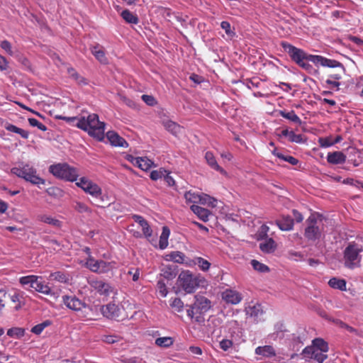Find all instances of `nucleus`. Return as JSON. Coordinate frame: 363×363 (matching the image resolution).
Here are the masks:
<instances>
[{
  "instance_id": "f257e3e1",
  "label": "nucleus",
  "mask_w": 363,
  "mask_h": 363,
  "mask_svg": "<svg viewBox=\"0 0 363 363\" xmlns=\"http://www.w3.org/2000/svg\"><path fill=\"white\" fill-rule=\"evenodd\" d=\"M281 46L288 53L291 60L297 65L303 60L311 61L315 65L331 68L340 67L342 72L345 71L344 65L335 60L328 59L320 55H307L303 50L298 48L286 41H281Z\"/></svg>"
},
{
  "instance_id": "f03ea898",
  "label": "nucleus",
  "mask_w": 363,
  "mask_h": 363,
  "mask_svg": "<svg viewBox=\"0 0 363 363\" xmlns=\"http://www.w3.org/2000/svg\"><path fill=\"white\" fill-rule=\"evenodd\" d=\"M55 118L65 121L67 123L77 121L75 125L78 128L86 131L90 136L99 141H101L104 138L105 123L99 121V116L96 113L89 114L86 117L82 116L78 118L56 116Z\"/></svg>"
},
{
  "instance_id": "7ed1b4c3",
  "label": "nucleus",
  "mask_w": 363,
  "mask_h": 363,
  "mask_svg": "<svg viewBox=\"0 0 363 363\" xmlns=\"http://www.w3.org/2000/svg\"><path fill=\"white\" fill-rule=\"evenodd\" d=\"M204 279L189 270L182 271L177 280V285L186 294H192Z\"/></svg>"
},
{
  "instance_id": "20e7f679",
  "label": "nucleus",
  "mask_w": 363,
  "mask_h": 363,
  "mask_svg": "<svg viewBox=\"0 0 363 363\" xmlns=\"http://www.w3.org/2000/svg\"><path fill=\"white\" fill-rule=\"evenodd\" d=\"M363 247L354 242H350L343 252L344 266L350 269L360 267Z\"/></svg>"
},
{
  "instance_id": "39448f33",
  "label": "nucleus",
  "mask_w": 363,
  "mask_h": 363,
  "mask_svg": "<svg viewBox=\"0 0 363 363\" xmlns=\"http://www.w3.org/2000/svg\"><path fill=\"white\" fill-rule=\"evenodd\" d=\"M21 285L28 291L33 289L35 291L41 293L45 295H52L51 288L48 284L45 283L43 277L36 275H28L22 277L19 279Z\"/></svg>"
},
{
  "instance_id": "423d86ee",
  "label": "nucleus",
  "mask_w": 363,
  "mask_h": 363,
  "mask_svg": "<svg viewBox=\"0 0 363 363\" xmlns=\"http://www.w3.org/2000/svg\"><path fill=\"white\" fill-rule=\"evenodd\" d=\"M49 172L56 178L69 182L77 181L79 177V170L66 162L50 165Z\"/></svg>"
},
{
  "instance_id": "0eeeda50",
  "label": "nucleus",
  "mask_w": 363,
  "mask_h": 363,
  "mask_svg": "<svg viewBox=\"0 0 363 363\" xmlns=\"http://www.w3.org/2000/svg\"><path fill=\"white\" fill-rule=\"evenodd\" d=\"M11 172L33 184H44L45 182L37 175L36 169L28 164L21 163L18 167L11 168Z\"/></svg>"
},
{
  "instance_id": "6e6552de",
  "label": "nucleus",
  "mask_w": 363,
  "mask_h": 363,
  "mask_svg": "<svg viewBox=\"0 0 363 363\" xmlns=\"http://www.w3.org/2000/svg\"><path fill=\"white\" fill-rule=\"evenodd\" d=\"M184 199L186 203H193V205L199 203L214 208L216 206L217 203V200L215 198L208 194L203 193L200 194L191 190L188 191L184 194Z\"/></svg>"
},
{
  "instance_id": "1a4fd4ad",
  "label": "nucleus",
  "mask_w": 363,
  "mask_h": 363,
  "mask_svg": "<svg viewBox=\"0 0 363 363\" xmlns=\"http://www.w3.org/2000/svg\"><path fill=\"white\" fill-rule=\"evenodd\" d=\"M76 185L96 199L100 198L102 194L101 187L86 177H81L79 182H76Z\"/></svg>"
},
{
  "instance_id": "9d476101",
  "label": "nucleus",
  "mask_w": 363,
  "mask_h": 363,
  "mask_svg": "<svg viewBox=\"0 0 363 363\" xmlns=\"http://www.w3.org/2000/svg\"><path fill=\"white\" fill-rule=\"evenodd\" d=\"M62 298L65 306L72 311H79L86 307V304L75 295H65Z\"/></svg>"
},
{
  "instance_id": "9b49d317",
  "label": "nucleus",
  "mask_w": 363,
  "mask_h": 363,
  "mask_svg": "<svg viewBox=\"0 0 363 363\" xmlns=\"http://www.w3.org/2000/svg\"><path fill=\"white\" fill-rule=\"evenodd\" d=\"M301 354H303L305 358L310 359H313L318 363H323L324 360L328 358L327 354L320 352V350L315 349L311 345L305 347L303 350Z\"/></svg>"
},
{
  "instance_id": "f8f14e48",
  "label": "nucleus",
  "mask_w": 363,
  "mask_h": 363,
  "mask_svg": "<svg viewBox=\"0 0 363 363\" xmlns=\"http://www.w3.org/2000/svg\"><path fill=\"white\" fill-rule=\"evenodd\" d=\"M306 222L308 223L307 227H315V225L316 227H325L332 225L330 220L317 212L312 213L308 218Z\"/></svg>"
},
{
  "instance_id": "ddd939ff",
  "label": "nucleus",
  "mask_w": 363,
  "mask_h": 363,
  "mask_svg": "<svg viewBox=\"0 0 363 363\" xmlns=\"http://www.w3.org/2000/svg\"><path fill=\"white\" fill-rule=\"evenodd\" d=\"M101 312L106 318L117 319L121 315V308L113 303H109L106 305L101 306Z\"/></svg>"
},
{
  "instance_id": "4468645a",
  "label": "nucleus",
  "mask_w": 363,
  "mask_h": 363,
  "mask_svg": "<svg viewBox=\"0 0 363 363\" xmlns=\"http://www.w3.org/2000/svg\"><path fill=\"white\" fill-rule=\"evenodd\" d=\"M86 267L92 272L104 273L108 269L109 263L103 260H96L91 256L87 259Z\"/></svg>"
},
{
  "instance_id": "2eb2a0df",
  "label": "nucleus",
  "mask_w": 363,
  "mask_h": 363,
  "mask_svg": "<svg viewBox=\"0 0 363 363\" xmlns=\"http://www.w3.org/2000/svg\"><path fill=\"white\" fill-rule=\"evenodd\" d=\"M89 284L100 295L108 296L111 291V286L103 280L91 279L89 281Z\"/></svg>"
},
{
  "instance_id": "dca6fc26",
  "label": "nucleus",
  "mask_w": 363,
  "mask_h": 363,
  "mask_svg": "<svg viewBox=\"0 0 363 363\" xmlns=\"http://www.w3.org/2000/svg\"><path fill=\"white\" fill-rule=\"evenodd\" d=\"M130 233L135 238H147L152 245L156 246L157 234L153 233L152 228H141L140 230H136L133 228L130 229Z\"/></svg>"
},
{
  "instance_id": "f3484780",
  "label": "nucleus",
  "mask_w": 363,
  "mask_h": 363,
  "mask_svg": "<svg viewBox=\"0 0 363 363\" xmlns=\"http://www.w3.org/2000/svg\"><path fill=\"white\" fill-rule=\"evenodd\" d=\"M106 138L113 146L121 147H127L128 146L126 140L115 131H108L106 133Z\"/></svg>"
},
{
  "instance_id": "a211bd4d",
  "label": "nucleus",
  "mask_w": 363,
  "mask_h": 363,
  "mask_svg": "<svg viewBox=\"0 0 363 363\" xmlns=\"http://www.w3.org/2000/svg\"><path fill=\"white\" fill-rule=\"evenodd\" d=\"M222 298L228 303L238 304L242 300L240 293L232 289H226L222 293Z\"/></svg>"
},
{
  "instance_id": "6ab92c4d",
  "label": "nucleus",
  "mask_w": 363,
  "mask_h": 363,
  "mask_svg": "<svg viewBox=\"0 0 363 363\" xmlns=\"http://www.w3.org/2000/svg\"><path fill=\"white\" fill-rule=\"evenodd\" d=\"M190 208L198 218L203 222H207L210 217L213 216V213L209 210L198 205H191Z\"/></svg>"
},
{
  "instance_id": "aec40b11",
  "label": "nucleus",
  "mask_w": 363,
  "mask_h": 363,
  "mask_svg": "<svg viewBox=\"0 0 363 363\" xmlns=\"http://www.w3.org/2000/svg\"><path fill=\"white\" fill-rule=\"evenodd\" d=\"M195 298L194 304L197 310H199L200 314L206 313L211 308V301L207 298L202 296H196Z\"/></svg>"
},
{
  "instance_id": "412c9836",
  "label": "nucleus",
  "mask_w": 363,
  "mask_h": 363,
  "mask_svg": "<svg viewBox=\"0 0 363 363\" xmlns=\"http://www.w3.org/2000/svg\"><path fill=\"white\" fill-rule=\"evenodd\" d=\"M90 50L91 54L96 57V59L99 61L101 64H107L108 59L106 57L105 51L104 48L99 45L96 44L90 48Z\"/></svg>"
},
{
  "instance_id": "4be33fe9",
  "label": "nucleus",
  "mask_w": 363,
  "mask_h": 363,
  "mask_svg": "<svg viewBox=\"0 0 363 363\" xmlns=\"http://www.w3.org/2000/svg\"><path fill=\"white\" fill-rule=\"evenodd\" d=\"M346 155L341 151L329 152L327 155V161L332 164H343L346 161Z\"/></svg>"
},
{
  "instance_id": "5701e85b",
  "label": "nucleus",
  "mask_w": 363,
  "mask_h": 363,
  "mask_svg": "<svg viewBox=\"0 0 363 363\" xmlns=\"http://www.w3.org/2000/svg\"><path fill=\"white\" fill-rule=\"evenodd\" d=\"M255 354L262 356L264 358H271L276 356V351L271 345L259 346L255 349Z\"/></svg>"
},
{
  "instance_id": "b1692460",
  "label": "nucleus",
  "mask_w": 363,
  "mask_h": 363,
  "mask_svg": "<svg viewBox=\"0 0 363 363\" xmlns=\"http://www.w3.org/2000/svg\"><path fill=\"white\" fill-rule=\"evenodd\" d=\"M205 159L208 164L214 170L219 172L223 175H227L226 171L222 168L217 162L216 157L211 152H207L205 155Z\"/></svg>"
},
{
  "instance_id": "393cba45",
  "label": "nucleus",
  "mask_w": 363,
  "mask_h": 363,
  "mask_svg": "<svg viewBox=\"0 0 363 363\" xmlns=\"http://www.w3.org/2000/svg\"><path fill=\"white\" fill-rule=\"evenodd\" d=\"M176 266L166 265L161 270V277L167 280H172L177 276Z\"/></svg>"
},
{
  "instance_id": "a878e982",
  "label": "nucleus",
  "mask_w": 363,
  "mask_h": 363,
  "mask_svg": "<svg viewBox=\"0 0 363 363\" xmlns=\"http://www.w3.org/2000/svg\"><path fill=\"white\" fill-rule=\"evenodd\" d=\"M277 248V245L272 238H267L259 244V249L265 253L273 252Z\"/></svg>"
},
{
  "instance_id": "bb28decb",
  "label": "nucleus",
  "mask_w": 363,
  "mask_h": 363,
  "mask_svg": "<svg viewBox=\"0 0 363 363\" xmlns=\"http://www.w3.org/2000/svg\"><path fill=\"white\" fill-rule=\"evenodd\" d=\"M279 116L281 117L294 123L298 125L301 124V118L296 114L295 111L291 110L290 111H286L285 110H281L279 111Z\"/></svg>"
},
{
  "instance_id": "cd10ccee",
  "label": "nucleus",
  "mask_w": 363,
  "mask_h": 363,
  "mask_svg": "<svg viewBox=\"0 0 363 363\" xmlns=\"http://www.w3.org/2000/svg\"><path fill=\"white\" fill-rule=\"evenodd\" d=\"M328 285L335 289L340 291H346V281L343 279H338L336 277L331 278L328 281Z\"/></svg>"
},
{
  "instance_id": "c85d7f7f",
  "label": "nucleus",
  "mask_w": 363,
  "mask_h": 363,
  "mask_svg": "<svg viewBox=\"0 0 363 363\" xmlns=\"http://www.w3.org/2000/svg\"><path fill=\"white\" fill-rule=\"evenodd\" d=\"M133 163L144 171L149 169L153 164V162L147 157H137L135 159V162Z\"/></svg>"
},
{
  "instance_id": "c756f323",
  "label": "nucleus",
  "mask_w": 363,
  "mask_h": 363,
  "mask_svg": "<svg viewBox=\"0 0 363 363\" xmlns=\"http://www.w3.org/2000/svg\"><path fill=\"white\" fill-rule=\"evenodd\" d=\"M67 72L69 77L72 79H74L77 84L82 85L87 84V80L84 77L80 75L73 67H69L67 69Z\"/></svg>"
},
{
  "instance_id": "7c9ffc66",
  "label": "nucleus",
  "mask_w": 363,
  "mask_h": 363,
  "mask_svg": "<svg viewBox=\"0 0 363 363\" xmlns=\"http://www.w3.org/2000/svg\"><path fill=\"white\" fill-rule=\"evenodd\" d=\"M311 346L315 349L320 350V352L326 354L328 352V344L322 338H315L312 341Z\"/></svg>"
},
{
  "instance_id": "2f4dec72",
  "label": "nucleus",
  "mask_w": 363,
  "mask_h": 363,
  "mask_svg": "<svg viewBox=\"0 0 363 363\" xmlns=\"http://www.w3.org/2000/svg\"><path fill=\"white\" fill-rule=\"evenodd\" d=\"M121 16L128 23L137 24L139 22L138 17L128 9L122 11Z\"/></svg>"
},
{
  "instance_id": "473e14b6",
  "label": "nucleus",
  "mask_w": 363,
  "mask_h": 363,
  "mask_svg": "<svg viewBox=\"0 0 363 363\" xmlns=\"http://www.w3.org/2000/svg\"><path fill=\"white\" fill-rule=\"evenodd\" d=\"M272 154L278 158L289 162L292 165H296L298 163V160L291 155H284V154L277 152V148L272 151Z\"/></svg>"
},
{
  "instance_id": "72a5a7b5",
  "label": "nucleus",
  "mask_w": 363,
  "mask_h": 363,
  "mask_svg": "<svg viewBox=\"0 0 363 363\" xmlns=\"http://www.w3.org/2000/svg\"><path fill=\"white\" fill-rule=\"evenodd\" d=\"M6 130L8 131L17 133L20 135L23 138L27 139L29 136V133L27 130H25L22 128H20L13 124H7L5 126Z\"/></svg>"
},
{
  "instance_id": "f704fd0d",
  "label": "nucleus",
  "mask_w": 363,
  "mask_h": 363,
  "mask_svg": "<svg viewBox=\"0 0 363 363\" xmlns=\"http://www.w3.org/2000/svg\"><path fill=\"white\" fill-rule=\"evenodd\" d=\"M162 233L160 237L159 247L161 250L165 249L168 246V238L170 234L169 228H162Z\"/></svg>"
},
{
  "instance_id": "c9c22d12",
  "label": "nucleus",
  "mask_w": 363,
  "mask_h": 363,
  "mask_svg": "<svg viewBox=\"0 0 363 363\" xmlns=\"http://www.w3.org/2000/svg\"><path fill=\"white\" fill-rule=\"evenodd\" d=\"M163 125L167 130H168L173 135H177L180 130V125L170 120L164 121Z\"/></svg>"
},
{
  "instance_id": "e433bc0d",
  "label": "nucleus",
  "mask_w": 363,
  "mask_h": 363,
  "mask_svg": "<svg viewBox=\"0 0 363 363\" xmlns=\"http://www.w3.org/2000/svg\"><path fill=\"white\" fill-rule=\"evenodd\" d=\"M48 279L52 281H57L60 283H67L69 281L68 276L62 272L51 273Z\"/></svg>"
},
{
  "instance_id": "4c0bfd02",
  "label": "nucleus",
  "mask_w": 363,
  "mask_h": 363,
  "mask_svg": "<svg viewBox=\"0 0 363 363\" xmlns=\"http://www.w3.org/2000/svg\"><path fill=\"white\" fill-rule=\"evenodd\" d=\"M193 261L194 263L197 264L199 269L203 272L208 271L211 267V263L208 260L200 257H195Z\"/></svg>"
},
{
  "instance_id": "58836bf2",
  "label": "nucleus",
  "mask_w": 363,
  "mask_h": 363,
  "mask_svg": "<svg viewBox=\"0 0 363 363\" xmlns=\"http://www.w3.org/2000/svg\"><path fill=\"white\" fill-rule=\"evenodd\" d=\"M276 224L278 227H293L294 220L289 216H284L281 220H277Z\"/></svg>"
},
{
  "instance_id": "ea45409f",
  "label": "nucleus",
  "mask_w": 363,
  "mask_h": 363,
  "mask_svg": "<svg viewBox=\"0 0 363 363\" xmlns=\"http://www.w3.org/2000/svg\"><path fill=\"white\" fill-rule=\"evenodd\" d=\"M169 259L172 260L176 263H184L185 262V255L184 253L175 251L172 252L169 255H168Z\"/></svg>"
},
{
  "instance_id": "a19ab883",
  "label": "nucleus",
  "mask_w": 363,
  "mask_h": 363,
  "mask_svg": "<svg viewBox=\"0 0 363 363\" xmlns=\"http://www.w3.org/2000/svg\"><path fill=\"white\" fill-rule=\"evenodd\" d=\"M262 313L263 311L262 307L259 304L249 306L247 309V313L252 317H255V318H258L262 314Z\"/></svg>"
},
{
  "instance_id": "79ce46f5",
  "label": "nucleus",
  "mask_w": 363,
  "mask_h": 363,
  "mask_svg": "<svg viewBox=\"0 0 363 363\" xmlns=\"http://www.w3.org/2000/svg\"><path fill=\"white\" fill-rule=\"evenodd\" d=\"M25 335V330L22 328H11L8 330L7 335L11 337L21 338Z\"/></svg>"
},
{
  "instance_id": "37998d69",
  "label": "nucleus",
  "mask_w": 363,
  "mask_h": 363,
  "mask_svg": "<svg viewBox=\"0 0 363 363\" xmlns=\"http://www.w3.org/2000/svg\"><path fill=\"white\" fill-rule=\"evenodd\" d=\"M220 27L225 30L228 38H233L235 36V28H231V25L228 21H222L220 23Z\"/></svg>"
},
{
  "instance_id": "c03bdc74",
  "label": "nucleus",
  "mask_w": 363,
  "mask_h": 363,
  "mask_svg": "<svg viewBox=\"0 0 363 363\" xmlns=\"http://www.w3.org/2000/svg\"><path fill=\"white\" fill-rule=\"evenodd\" d=\"M38 219L43 222L45 224H48V225H53V226H60L61 225V223H60V221L54 218H52L50 216H40L38 217Z\"/></svg>"
},
{
  "instance_id": "a18cd8bd",
  "label": "nucleus",
  "mask_w": 363,
  "mask_h": 363,
  "mask_svg": "<svg viewBox=\"0 0 363 363\" xmlns=\"http://www.w3.org/2000/svg\"><path fill=\"white\" fill-rule=\"evenodd\" d=\"M155 344L160 347H169L173 344V340L169 337H158L155 340Z\"/></svg>"
},
{
  "instance_id": "49530a36",
  "label": "nucleus",
  "mask_w": 363,
  "mask_h": 363,
  "mask_svg": "<svg viewBox=\"0 0 363 363\" xmlns=\"http://www.w3.org/2000/svg\"><path fill=\"white\" fill-rule=\"evenodd\" d=\"M320 235V228H305V235L309 240H315Z\"/></svg>"
},
{
  "instance_id": "de8ad7c7",
  "label": "nucleus",
  "mask_w": 363,
  "mask_h": 363,
  "mask_svg": "<svg viewBox=\"0 0 363 363\" xmlns=\"http://www.w3.org/2000/svg\"><path fill=\"white\" fill-rule=\"evenodd\" d=\"M251 264L255 270L259 272L264 273L269 271V268L267 265L258 262L257 260L252 259L251 261Z\"/></svg>"
},
{
  "instance_id": "09e8293b",
  "label": "nucleus",
  "mask_w": 363,
  "mask_h": 363,
  "mask_svg": "<svg viewBox=\"0 0 363 363\" xmlns=\"http://www.w3.org/2000/svg\"><path fill=\"white\" fill-rule=\"evenodd\" d=\"M50 324L51 322L50 320H45L33 327L31 329V332L36 335H40L43 332V330Z\"/></svg>"
},
{
  "instance_id": "8fccbe9b",
  "label": "nucleus",
  "mask_w": 363,
  "mask_h": 363,
  "mask_svg": "<svg viewBox=\"0 0 363 363\" xmlns=\"http://www.w3.org/2000/svg\"><path fill=\"white\" fill-rule=\"evenodd\" d=\"M167 170L163 168H160L157 170H153L150 172V177L152 180L156 181L164 177Z\"/></svg>"
},
{
  "instance_id": "3c124183",
  "label": "nucleus",
  "mask_w": 363,
  "mask_h": 363,
  "mask_svg": "<svg viewBox=\"0 0 363 363\" xmlns=\"http://www.w3.org/2000/svg\"><path fill=\"white\" fill-rule=\"evenodd\" d=\"M121 339V337L116 335H104L101 337L102 341L108 344H113Z\"/></svg>"
},
{
  "instance_id": "603ef678",
  "label": "nucleus",
  "mask_w": 363,
  "mask_h": 363,
  "mask_svg": "<svg viewBox=\"0 0 363 363\" xmlns=\"http://www.w3.org/2000/svg\"><path fill=\"white\" fill-rule=\"evenodd\" d=\"M157 290L162 297H166L168 293L166 284L164 280L160 279L157 283Z\"/></svg>"
},
{
  "instance_id": "864d4df0",
  "label": "nucleus",
  "mask_w": 363,
  "mask_h": 363,
  "mask_svg": "<svg viewBox=\"0 0 363 363\" xmlns=\"http://www.w3.org/2000/svg\"><path fill=\"white\" fill-rule=\"evenodd\" d=\"M289 141L291 143H303L305 140L303 139V136L301 134H296L293 130L290 131Z\"/></svg>"
},
{
  "instance_id": "5fc2aeb1",
  "label": "nucleus",
  "mask_w": 363,
  "mask_h": 363,
  "mask_svg": "<svg viewBox=\"0 0 363 363\" xmlns=\"http://www.w3.org/2000/svg\"><path fill=\"white\" fill-rule=\"evenodd\" d=\"M28 123H29L30 125H31L33 127H37L40 130H43V131L47 130V127L44 124H43L42 123H40V121H38L37 119H35L34 118H29Z\"/></svg>"
},
{
  "instance_id": "6e6d98bb",
  "label": "nucleus",
  "mask_w": 363,
  "mask_h": 363,
  "mask_svg": "<svg viewBox=\"0 0 363 363\" xmlns=\"http://www.w3.org/2000/svg\"><path fill=\"white\" fill-rule=\"evenodd\" d=\"M288 258L294 261H298L303 259V255L300 252L289 250L288 251Z\"/></svg>"
},
{
  "instance_id": "4d7b16f0",
  "label": "nucleus",
  "mask_w": 363,
  "mask_h": 363,
  "mask_svg": "<svg viewBox=\"0 0 363 363\" xmlns=\"http://www.w3.org/2000/svg\"><path fill=\"white\" fill-rule=\"evenodd\" d=\"M170 306L177 311L180 312L182 311L184 303L179 298H175L170 303Z\"/></svg>"
},
{
  "instance_id": "13d9d810",
  "label": "nucleus",
  "mask_w": 363,
  "mask_h": 363,
  "mask_svg": "<svg viewBox=\"0 0 363 363\" xmlns=\"http://www.w3.org/2000/svg\"><path fill=\"white\" fill-rule=\"evenodd\" d=\"M9 297V295L7 294L6 291L1 288L0 289V310L5 307V302L6 299Z\"/></svg>"
},
{
  "instance_id": "bf43d9fd",
  "label": "nucleus",
  "mask_w": 363,
  "mask_h": 363,
  "mask_svg": "<svg viewBox=\"0 0 363 363\" xmlns=\"http://www.w3.org/2000/svg\"><path fill=\"white\" fill-rule=\"evenodd\" d=\"M318 143L322 147H328L334 145L333 140L330 138H320Z\"/></svg>"
},
{
  "instance_id": "052dcab7",
  "label": "nucleus",
  "mask_w": 363,
  "mask_h": 363,
  "mask_svg": "<svg viewBox=\"0 0 363 363\" xmlns=\"http://www.w3.org/2000/svg\"><path fill=\"white\" fill-rule=\"evenodd\" d=\"M141 98L143 101L148 106H153L157 104L156 99L152 96L143 94Z\"/></svg>"
},
{
  "instance_id": "680f3d73",
  "label": "nucleus",
  "mask_w": 363,
  "mask_h": 363,
  "mask_svg": "<svg viewBox=\"0 0 363 363\" xmlns=\"http://www.w3.org/2000/svg\"><path fill=\"white\" fill-rule=\"evenodd\" d=\"M0 47L1 48V49L5 50L9 55H13V51L11 50V44L8 40H4L1 41L0 43Z\"/></svg>"
},
{
  "instance_id": "e2e57ef3",
  "label": "nucleus",
  "mask_w": 363,
  "mask_h": 363,
  "mask_svg": "<svg viewBox=\"0 0 363 363\" xmlns=\"http://www.w3.org/2000/svg\"><path fill=\"white\" fill-rule=\"evenodd\" d=\"M233 342L228 339H223L220 342V347L223 351H228L232 346Z\"/></svg>"
},
{
  "instance_id": "0e129e2a",
  "label": "nucleus",
  "mask_w": 363,
  "mask_h": 363,
  "mask_svg": "<svg viewBox=\"0 0 363 363\" xmlns=\"http://www.w3.org/2000/svg\"><path fill=\"white\" fill-rule=\"evenodd\" d=\"M74 208L79 213H86L89 212V208L82 202H77L75 205Z\"/></svg>"
},
{
  "instance_id": "69168bd1",
  "label": "nucleus",
  "mask_w": 363,
  "mask_h": 363,
  "mask_svg": "<svg viewBox=\"0 0 363 363\" xmlns=\"http://www.w3.org/2000/svg\"><path fill=\"white\" fill-rule=\"evenodd\" d=\"M132 218L135 222L138 223L140 227H148V224L147 221L143 218V217L138 215H133Z\"/></svg>"
},
{
  "instance_id": "338daca9",
  "label": "nucleus",
  "mask_w": 363,
  "mask_h": 363,
  "mask_svg": "<svg viewBox=\"0 0 363 363\" xmlns=\"http://www.w3.org/2000/svg\"><path fill=\"white\" fill-rule=\"evenodd\" d=\"M337 324L340 328L346 329L350 333L357 334V330L355 328L348 325L347 324H346L345 323H344L341 320H337Z\"/></svg>"
},
{
  "instance_id": "774afa93",
  "label": "nucleus",
  "mask_w": 363,
  "mask_h": 363,
  "mask_svg": "<svg viewBox=\"0 0 363 363\" xmlns=\"http://www.w3.org/2000/svg\"><path fill=\"white\" fill-rule=\"evenodd\" d=\"M164 179L165 182L167 184L168 186H174L175 185L174 179L170 175L169 172H167V171L165 173V175L164 177Z\"/></svg>"
}]
</instances>
